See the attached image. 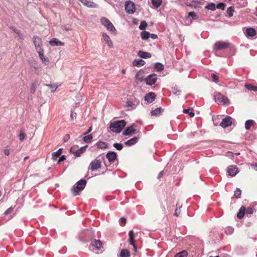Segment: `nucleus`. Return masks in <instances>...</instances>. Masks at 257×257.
Instances as JSON below:
<instances>
[{"instance_id":"nucleus-1","label":"nucleus","mask_w":257,"mask_h":257,"mask_svg":"<svg viewBox=\"0 0 257 257\" xmlns=\"http://www.w3.org/2000/svg\"><path fill=\"white\" fill-rule=\"evenodd\" d=\"M126 122L123 120H118L110 122L109 124V128L111 132L116 134L120 133L122 128L126 125Z\"/></svg>"},{"instance_id":"nucleus-2","label":"nucleus","mask_w":257,"mask_h":257,"mask_svg":"<svg viewBox=\"0 0 257 257\" xmlns=\"http://www.w3.org/2000/svg\"><path fill=\"white\" fill-rule=\"evenodd\" d=\"M86 181L84 179H81L76 183L71 189V191L74 196L79 194V193L82 191L86 185Z\"/></svg>"},{"instance_id":"nucleus-3","label":"nucleus","mask_w":257,"mask_h":257,"mask_svg":"<svg viewBox=\"0 0 257 257\" xmlns=\"http://www.w3.org/2000/svg\"><path fill=\"white\" fill-rule=\"evenodd\" d=\"M227 48L234 49V47L229 43L223 41L216 42L213 46L214 50H221Z\"/></svg>"},{"instance_id":"nucleus-4","label":"nucleus","mask_w":257,"mask_h":257,"mask_svg":"<svg viewBox=\"0 0 257 257\" xmlns=\"http://www.w3.org/2000/svg\"><path fill=\"white\" fill-rule=\"evenodd\" d=\"M100 22L106 29L111 33H114L116 32V29L107 18L102 17L100 19Z\"/></svg>"},{"instance_id":"nucleus-5","label":"nucleus","mask_w":257,"mask_h":257,"mask_svg":"<svg viewBox=\"0 0 257 257\" xmlns=\"http://www.w3.org/2000/svg\"><path fill=\"white\" fill-rule=\"evenodd\" d=\"M215 101L218 104H221L223 105H228L229 104V99L222 95L221 93H218L214 96Z\"/></svg>"},{"instance_id":"nucleus-6","label":"nucleus","mask_w":257,"mask_h":257,"mask_svg":"<svg viewBox=\"0 0 257 257\" xmlns=\"http://www.w3.org/2000/svg\"><path fill=\"white\" fill-rule=\"evenodd\" d=\"M30 68L34 73L39 75V68L38 66L37 62L33 57L29 58L28 60Z\"/></svg>"},{"instance_id":"nucleus-7","label":"nucleus","mask_w":257,"mask_h":257,"mask_svg":"<svg viewBox=\"0 0 257 257\" xmlns=\"http://www.w3.org/2000/svg\"><path fill=\"white\" fill-rule=\"evenodd\" d=\"M125 10L126 13L128 14H134L136 11L135 4L131 1L126 2L125 4Z\"/></svg>"},{"instance_id":"nucleus-8","label":"nucleus","mask_w":257,"mask_h":257,"mask_svg":"<svg viewBox=\"0 0 257 257\" xmlns=\"http://www.w3.org/2000/svg\"><path fill=\"white\" fill-rule=\"evenodd\" d=\"M157 79V75L155 73H152L149 75L145 79V80L148 85L152 86L156 82Z\"/></svg>"},{"instance_id":"nucleus-9","label":"nucleus","mask_w":257,"mask_h":257,"mask_svg":"<svg viewBox=\"0 0 257 257\" xmlns=\"http://www.w3.org/2000/svg\"><path fill=\"white\" fill-rule=\"evenodd\" d=\"M98 158L93 160L90 164L89 167L91 171H96L101 167V161L100 159H98Z\"/></svg>"},{"instance_id":"nucleus-10","label":"nucleus","mask_w":257,"mask_h":257,"mask_svg":"<svg viewBox=\"0 0 257 257\" xmlns=\"http://www.w3.org/2000/svg\"><path fill=\"white\" fill-rule=\"evenodd\" d=\"M137 125L133 123L130 126L127 127L122 132V135L124 136H131L134 134L136 131Z\"/></svg>"},{"instance_id":"nucleus-11","label":"nucleus","mask_w":257,"mask_h":257,"mask_svg":"<svg viewBox=\"0 0 257 257\" xmlns=\"http://www.w3.org/2000/svg\"><path fill=\"white\" fill-rule=\"evenodd\" d=\"M110 164L113 163L117 160V155L114 151H109L105 155Z\"/></svg>"},{"instance_id":"nucleus-12","label":"nucleus","mask_w":257,"mask_h":257,"mask_svg":"<svg viewBox=\"0 0 257 257\" xmlns=\"http://www.w3.org/2000/svg\"><path fill=\"white\" fill-rule=\"evenodd\" d=\"M233 118L230 116H226L222 119L220 125L223 128L230 126L232 124Z\"/></svg>"},{"instance_id":"nucleus-13","label":"nucleus","mask_w":257,"mask_h":257,"mask_svg":"<svg viewBox=\"0 0 257 257\" xmlns=\"http://www.w3.org/2000/svg\"><path fill=\"white\" fill-rule=\"evenodd\" d=\"M33 40L36 51L43 49L42 48V42L41 39L40 37L37 36H34L33 37Z\"/></svg>"},{"instance_id":"nucleus-14","label":"nucleus","mask_w":257,"mask_h":257,"mask_svg":"<svg viewBox=\"0 0 257 257\" xmlns=\"http://www.w3.org/2000/svg\"><path fill=\"white\" fill-rule=\"evenodd\" d=\"M227 172L229 176L233 177L238 173V169L236 166H230L228 167Z\"/></svg>"},{"instance_id":"nucleus-15","label":"nucleus","mask_w":257,"mask_h":257,"mask_svg":"<svg viewBox=\"0 0 257 257\" xmlns=\"http://www.w3.org/2000/svg\"><path fill=\"white\" fill-rule=\"evenodd\" d=\"M37 52H38L39 57H40L42 62L46 65H48L50 61L49 59L44 56L43 49L37 51Z\"/></svg>"},{"instance_id":"nucleus-16","label":"nucleus","mask_w":257,"mask_h":257,"mask_svg":"<svg viewBox=\"0 0 257 257\" xmlns=\"http://www.w3.org/2000/svg\"><path fill=\"white\" fill-rule=\"evenodd\" d=\"M83 5L91 8H97L98 5L90 0H79Z\"/></svg>"},{"instance_id":"nucleus-17","label":"nucleus","mask_w":257,"mask_h":257,"mask_svg":"<svg viewBox=\"0 0 257 257\" xmlns=\"http://www.w3.org/2000/svg\"><path fill=\"white\" fill-rule=\"evenodd\" d=\"M156 96V95L154 92H149L146 94L144 98L145 100L148 102L151 103L155 99Z\"/></svg>"},{"instance_id":"nucleus-18","label":"nucleus","mask_w":257,"mask_h":257,"mask_svg":"<svg viewBox=\"0 0 257 257\" xmlns=\"http://www.w3.org/2000/svg\"><path fill=\"white\" fill-rule=\"evenodd\" d=\"M129 235V243L131 245H133V246L136 248V245L135 243V233L133 230H130L128 232Z\"/></svg>"},{"instance_id":"nucleus-19","label":"nucleus","mask_w":257,"mask_h":257,"mask_svg":"<svg viewBox=\"0 0 257 257\" xmlns=\"http://www.w3.org/2000/svg\"><path fill=\"white\" fill-rule=\"evenodd\" d=\"M102 37L105 41L106 44L107 45V46L109 48H112L113 47V43L111 41L109 36L106 34V33H103L102 34Z\"/></svg>"},{"instance_id":"nucleus-20","label":"nucleus","mask_w":257,"mask_h":257,"mask_svg":"<svg viewBox=\"0 0 257 257\" xmlns=\"http://www.w3.org/2000/svg\"><path fill=\"white\" fill-rule=\"evenodd\" d=\"M90 245L94 247L96 250H99L102 246V243L100 240H96L94 239L91 240Z\"/></svg>"},{"instance_id":"nucleus-21","label":"nucleus","mask_w":257,"mask_h":257,"mask_svg":"<svg viewBox=\"0 0 257 257\" xmlns=\"http://www.w3.org/2000/svg\"><path fill=\"white\" fill-rule=\"evenodd\" d=\"M138 141H139V138L137 137H135L128 140H127V141H126L124 143V144L126 146L131 147V146H132L135 145L136 144H137L138 143Z\"/></svg>"},{"instance_id":"nucleus-22","label":"nucleus","mask_w":257,"mask_h":257,"mask_svg":"<svg viewBox=\"0 0 257 257\" xmlns=\"http://www.w3.org/2000/svg\"><path fill=\"white\" fill-rule=\"evenodd\" d=\"M49 43L52 46H63L64 45V43L56 38H53L51 39L49 41Z\"/></svg>"},{"instance_id":"nucleus-23","label":"nucleus","mask_w":257,"mask_h":257,"mask_svg":"<svg viewBox=\"0 0 257 257\" xmlns=\"http://www.w3.org/2000/svg\"><path fill=\"white\" fill-rule=\"evenodd\" d=\"M139 103V100H136L133 101L131 100H127L126 102V107H131L133 109H135L137 105Z\"/></svg>"},{"instance_id":"nucleus-24","label":"nucleus","mask_w":257,"mask_h":257,"mask_svg":"<svg viewBox=\"0 0 257 257\" xmlns=\"http://www.w3.org/2000/svg\"><path fill=\"white\" fill-rule=\"evenodd\" d=\"M138 55L140 57L144 59L149 58H151L152 56V55L150 53L141 50L138 51Z\"/></svg>"},{"instance_id":"nucleus-25","label":"nucleus","mask_w":257,"mask_h":257,"mask_svg":"<svg viewBox=\"0 0 257 257\" xmlns=\"http://www.w3.org/2000/svg\"><path fill=\"white\" fill-rule=\"evenodd\" d=\"M96 146L98 149H105L108 148V144L101 141H98L96 143Z\"/></svg>"},{"instance_id":"nucleus-26","label":"nucleus","mask_w":257,"mask_h":257,"mask_svg":"<svg viewBox=\"0 0 257 257\" xmlns=\"http://www.w3.org/2000/svg\"><path fill=\"white\" fill-rule=\"evenodd\" d=\"M62 152V148L59 149L56 152H53L52 154V158L53 160H57L61 156Z\"/></svg>"},{"instance_id":"nucleus-27","label":"nucleus","mask_w":257,"mask_h":257,"mask_svg":"<svg viewBox=\"0 0 257 257\" xmlns=\"http://www.w3.org/2000/svg\"><path fill=\"white\" fill-rule=\"evenodd\" d=\"M145 64V62L142 59H135L133 62L134 66L140 67Z\"/></svg>"},{"instance_id":"nucleus-28","label":"nucleus","mask_w":257,"mask_h":257,"mask_svg":"<svg viewBox=\"0 0 257 257\" xmlns=\"http://www.w3.org/2000/svg\"><path fill=\"white\" fill-rule=\"evenodd\" d=\"M246 34L248 37H253L256 35V31L253 28H247L246 30Z\"/></svg>"},{"instance_id":"nucleus-29","label":"nucleus","mask_w":257,"mask_h":257,"mask_svg":"<svg viewBox=\"0 0 257 257\" xmlns=\"http://www.w3.org/2000/svg\"><path fill=\"white\" fill-rule=\"evenodd\" d=\"M245 210H246V208L244 206H241L240 208L239 211L237 214V218L239 219H241L242 218H243V217L244 215Z\"/></svg>"},{"instance_id":"nucleus-30","label":"nucleus","mask_w":257,"mask_h":257,"mask_svg":"<svg viewBox=\"0 0 257 257\" xmlns=\"http://www.w3.org/2000/svg\"><path fill=\"white\" fill-rule=\"evenodd\" d=\"M255 123L254 120L252 119H248L245 121V128L246 130H249L252 125Z\"/></svg>"},{"instance_id":"nucleus-31","label":"nucleus","mask_w":257,"mask_h":257,"mask_svg":"<svg viewBox=\"0 0 257 257\" xmlns=\"http://www.w3.org/2000/svg\"><path fill=\"white\" fill-rule=\"evenodd\" d=\"M141 38L144 40H147L150 37V33L146 31H142L141 33Z\"/></svg>"},{"instance_id":"nucleus-32","label":"nucleus","mask_w":257,"mask_h":257,"mask_svg":"<svg viewBox=\"0 0 257 257\" xmlns=\"http://www.w3.org/2000/svg\"><path fill=\"white\" fill-rule=\"evenodd\" d=\"M119 257H129L130 251L127 249H122L119 253Z\"/></svg>"},{"instance_id":"nucleus-33","label":"nucleus","mask_w":257,"mask_h":257,"mask_svg":"<svg viewBox=\"0 0 257 257\" xmlns=\"http://www.w3.org/2000/svg\"><path fill=\"white\" fill-rule=\"evenodd\" d=\"M234 11V8L232 6L229 7L226 10V16L228 18H230L233 16V12Z\"/></svg>"},{"instance_id":"nucleus-34","label":"nucleus","mask_w":257,"mask_h":257,"mask_svg":"<svg viewBox=\"0 0 257 257\" xmlns=\"http://www.w3.org/2000/svg\"><path fill=\"white\" fill-rule=\"evenodd\" d=\"M163 110V109L161 107H157L155 110H152L151 113L152 115L157 116L159 115Z\"/></svg>"},{"instance_id":"nucleus-35","label":"nucleus","mask_w":257,"mask_h":257,"mask_svg":"<svg viewBox=\"0 0 257 257\" xmlns=\"http://www.w3.org/2000/svg\"><path fill=\"white\" fill-rule=\"evenodd\" d=\"M162 3V0H152V4L153 7L157 9L158 8Z\"/></svg>"},{"instance_id":"nucleus-36","label":"nucleus","mask_w":257,"mask_h":257,"mask_svg":"<svg viewBox=\"0 0 257 257\" xmlns=\"http://www.w3.org/2000/svg\"><path fill=\"white\" fill-rule=\"evenodd\" d=\"M154 67H155V69L157 71H159V72L163 70L164 69V66L163 64L160 62L156 63L155 64Z\"/></svg>"},{"instance_id":"nucleus-37","label":"nucleus","mask_w":257,"mask_h":257,"mask_svg":"<svg viewBox=\"0 0 257 257\" xmlns=\"http://www.w3.org/2000/svg\"><path fill=\"white\" fill-rule=\"evenodd\" d=\"M188 253L185 250H183L177 253L175 257H187Z\"/></svg>"},{"instance_id":"nucleus-38","label":"nucleus","mask_w":257,"mask_h":257,"mask_svg":"<svg viewBox=\"0 0 257 257\" xmlns=\"http://www.w3.org/2000/svg\"><path fill=\"white\" fill-rule=\"evenodd\" d=\"M190 17H191L192 20H198L199 19L196 13L194 12H190L188 13L187 17H186V18Z\"/></svg>"},{"instance_id":"nucleus-39","label":"nucleus","mask_w":257,"mask_h":257,"mask_svg":"<svg viewBox=\"0 0 257 257\" xmlns=\"http://www.w3.org/2000/svg\"><path fill=\"white\" fill-rule=\"evenodd\" d=\"M245 87L249 90L252 91L254 92L257 91V86H253L252 85L249 84H246L245 85Z\"/></svg>"},{"instance_id":"nucleus-40","label":"nucleus","mask_w":257,"mask_h":257,"mask_svg":"<svg viewBox=\"0 0 257 257\" xmlns=\"http://www.w3.org/2000/svg\"><path fill=\"white\" fill-rule=\"evenodd\" d=\"M216 5L214 3H211L205 6V9L211 11H215L216 8Z\"/></svg>"},{"instance_id":"nucleus-41","label":"nucleus","mask_w":257,"mask_h":257,"mask_svg":"<svg viewBox=\"0 0 257 257\" xmlns=\"http://www.w3.org/2000/svg\"><path fill=\"white\" fill-rule=\"evenodd\" d=\"M93 139L92 135H85L83 138V141L86 143H89L91 142Z\"/></svg>"},{"instance_id":"nucleus-42","label":"nucleus","mask_w":257,"mask_h":257,"mask_svg":"<svg viewBox=\"0 0 257 257\" xmlns=\"http://www.w3.org/2000/svg\"><path fill=\"white\" fill-rule=\"evenodd\" d=\"M148 24L145 21H143L141 22L140 25L139 26V29L143 31H145L146 27H147Z\"/></svg>"},{"instance_id":"nucleus-43","label":"nucleus","mask_w":257,"mask_h":257,"mask_svg":"<svg viewBox=\"0 0 257 257\" xmlns=\"http://www.w3.org/2000/svg\"><path fill=\"white\" fill-rule=\"evenodd\" d=\"M70 151L71 153L74 154L75 157H79L81 155V154H82L80 151L79 149L77 150V151H73L72 148H71Z\"/></svg>"},{"instance_id":"nucleus-44","label":"nucleus","mask_w":257,"mask_h":257,"mask_svg":"<svg viewBox=\"0 0 257 257\" xmlns=\"http://www.w3.org/2000/svg\"><path fill=\"white\" fill-rule=\"evenodd\" d=\"M234 228L231 226L227 227L225 229V232L227 235H230L233 233Z\"/></svg>"},{"instance_id":"nucleus-45","label":"nucleus","mask_w":257,"mask_h":257,"mask_svg":"<svg viewBox=\"0 0 257 257\" xmlns=\"http://www.w3.org/2000/svg\"><path fill=\"white\" fill-rule=\"evenodd\" d=\"M241 194V190L239 188H236L235 191H234V197L236 198H240Z\"/></svg>"},{"instance_id":"nucleus-46","label":"nucleus","mask_w":257,"mask_h":257,"mask_svg":"<svg viewBox=\"0 0 257 257\" xmlns=\"http://www.w3.org/2000/svg\"><path fill=\"white\" fill-rule=\"evenodd\" d=\"M113 146L114 148H116V149H117L118 151L121 150L123 147L122 144L117 143H114Z\"/></svg>"},{"instance_id":"nucleus-47","label":"nucleus","mask_w":257,"mask_h":257,"mask_svg":"<svg viewBox=\"0 0 257 257\" xmlns=\"http://www.w3.org/2000/svg\"><path fill=\"white\" fill-rule=\"evenodd\" d=\"M36 90V82L32 83V85L30 88V92L31 93L34 94Z\"/></svg>"},{"instance_id":"nucleus-48","label":"nucleus","mask_w":257,"mask_h":257,"mask_svg":"<svg viewBox=\"0 0 257 257\" xmlns=\"http://www.w3.org/2000/svg\"><path fill=\"white\" fill-rule=\"evenodd\" d=\"M216 6L217 9L224 10L225 9L226 5L224 3H219L218 4L216 5Z\"/></svg>"},{"instance_id":"nucleus-49","label":"nucleus","mask_w":257,"mask_h":257,"mask_svg":"<svg viewBox=\"0 0 257 257\" xmlns=\"http://www.w3.org/2000/svg\"><path fill=\"white\" fill-rule=\"evenodd\" d=\"M183 111L185 113L188 114L191 117H193L195 115L193 111H190V109H184Z\"/></svg>"},{"instance_id":"nucleus-50","label":"nucleus","mask_w":257,"mask_h":257,"mask_svg":"<svg viewBox=\"0 0 257 257\" xmlns=\"http://www.w3.org/2000/svg\"><path fill=\"white\" fill-rule=\"evenodd\" d=\"M26 138V135L23 130H21L19 134V139L20 141H23Z\"/></svg>"},{"instance_id":"nucleus-51","label":"nucleus","mask_w":257,"mask_h":257,"mask_svg":"<svg viewBox=\"0 0 257 257\" xmlns=\"http://www.w3.org/2000/svg\"><path fill=\"white\" fill-rule=\"evenodd\" d=\"M172 89L174 94L176 95H180L181 94V90L178 89L176 87H173Z\"/></svg>"},{"instance_id":"nucleus-52","label":"nucleus","mask_w":257,"mask_h":257,"mask_svg":"<svg viewBox=\"0 0 257 257\" xmlns=\"http://www.w3.org/2000/svg\"><path fill=\"white\" fill-rule=\"evenodd\" d=\"M46 85L52 88V92H54L58 87V86L56 84H47Z\"/></svg>"},{"instance_id":"nucleus-53","label":"nucleus","mask_w":257,"mask_h":257,"mask_svg":"<svg viewBox=\"0 0 257 257\" xmlns=\"http://www.w3.org/2000/svg\"><path fill=\"white\" fill-rule=\"evenodd\" d=\"M255 209L248 207L247 208V209H246L245 212L246 214L251 215L253 213Z\"/></svg>"},{"instance_id":"nucleus-54","label":"nucleus","mask_w":257,"mask_h":257,"mask_svg":"<svg viewBox=\"0 0 257 257\" xmlns=\"http://www.w3.org/2000/svg\"><path fill=\"white\" fill-rule=\"evenodd\" d=\"M58 158L59 159H58L57 163H58V164H60L62 162L64 161V160H65L66 159V157L65 155H61Z\"/></svg>"},{"instance_id":"nucleus-55","label":"nucleus","mask_w":257,"mask_h":257,"mask_svg":"<svg viewBox=\"0 0 257 257\" xmlns=\"http://www.w3.org/2000/svg\"><path fill=\"white\" fill-rule=\"evenodd\" d=\"M211 78L213 81L215 82V83H217L218 82V77L216 74L212 73L211 74Z\"/></svg>"},{"instance_id":"nucleus-56","label":"nucleus","mask_w":257,"mask_h":257,"mask_svg":"<svg viewBox=\"0 0 257 257\" xmlns=\"http://www.w3.org/2000/svg\"><path fill=\"white\" fill-rule=\"evenodd\" d=\"M139 73L137 72L136 74L135 77H136V79L138 80V81H139L140 82H142L145 80L143 76L139 77Z\"/></svg>"},{"instance_id":"nucleus-57","label":"nucleus","mask_w":257,"mask_h":257,"mask_svg":"<svg viewBox=\"0 0 257 257\" xmlns=\"http://www.w3.org/2000/svg\"><path fill=\"white\" fill-rule=\"evenodd\" d=\"M13 210V207L12 206L9 208L7 210H6V211L4 212L5 215H8L10 213H11L12 211Z\"/></svg>"},{"instance_id":"nucleus-58","label":"nucleus","mask_w":257,"mask_h":257,"mask_svg":"<svg viewBox=\"0 0 257 257\" xmlns=\"http://www.w3.org/2000/svg\"><path fill=\"white\" fill-rule=\"evenodd\" d=\"M126 220L125 218L122 217L120 218V224L121 225H124L126 223Z\"/></svg>"},{"instance_id":"nucleus-59","label":"nucleus","mask_w":257,"mask_h":257,"mask_svg":"<svg viewBox=\"0 0 257 257\" xmlns=\"http://www.w3.org/2000/svg\"><path fill=\"white\" fill-rule=\"evenodd\" d=\"M87 147H88V145H86L83 147H81L79 149L80 151L81 152V153L83 154L85 152L86 148Z\"/></svg>"},{"instance_id":"nucleus-60","label":"nucleus","mask_w":257,"mask_h":257,"mask_svg":"<svg viewBox=\"0 0 257 257\" xmlns=\"http://www.w3.org/2000/svg\"><path fill=\"white\" fill-rule=\"evenodd\" d=\"M70 117L72 120H74L75 118H76V113L75 112L71 111L70 114Z\"/></svg>"},{"instance_id":"nucleus-61","label":"nucleus","mask_w":257,"mask_h":257,"mask_svg":"<svg viewBox=\"0 0 257 257\" xmlns=\"http://www.w3.org/2000/svg\"><path fill=\"white\" fill-rule=\"evenodd\" d=\"M11 29L14 31L15 33H16V34H17L18 35H19L20 34V31L19 30H17L16 28H15L14 27H11Z\"/></svg>"},{"instance_id":"nucleus-62","label":"nucleus","mask_w":257,"mask_h":257,"mask_svg":"<svg viewBox=\"0 0 257 257\" xmlns=\"http://www.w3.org/2000/svg\"><path fill=\"white\" fill-rule=\"evenodd\" d=\"M92 130V126H90L89 128L87 130V131L83 133V135H86L87 134H89V133H90L91 132Z\"/></svg>"},{"instance_id":"nucleus-63","label":"nucleus","mask_w":257,"mask_h":257,"mask_svg":"<svg viewBox=\"0 0 257 257\" xmlns=\"http://www.w3.org/2000/svg\"><path fill=\"white\" fill-rule=\"evenodd\" d=\"M4 153L6 155V156H9V154H10V150L9 149H8L7 148H6L5 150H4Z\"/></svg>"},{"instance_id":"nucleus-64","label":"nucleus","mask_w":257,"mask_h":257,"mask_svg":"<svg viewBox=\"0 0 257 257\" xmlns=\"http://www.w3.org/2000/svg\"><path fill=\"white\" fill-rule=\"evenodd\" d=\"M252 168L255 171H257V163L251 164Z\"/></svg>"}]
</instances>
